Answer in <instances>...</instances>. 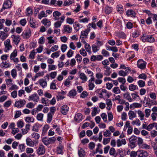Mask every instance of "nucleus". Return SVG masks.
I'll use <instances>...</instances> for the list:
<instances>
[{"label": "nucleus", "mask_w": 157, "mask_h": 157, "mask_svg": "<svg viewBox=\"0 0 157 157\" xmlns=\"http://www.w3.org/2000/svg\"><path fill=\"white\" fill-rule=\"evenodd\" d=\"M124 98L126 99L129 102H132V99L131 98L128 92L124 94Z\"/></svg>", "instance_id": "473e14b6"}, {"label": "nucleus", "mask_w": 157, "mask_h": 157, "mask_svg": "<svg viewBox=\"0 0 157 157\" xmlns=\"http://www.w3.org/2000/svg\"><path fill=\"white\" fill-rule=\"evenodd\" d=\"M68 110V107L67 105H65L61 107L60 111L63 114L66 115L67 114Z\"/></svg>", "instance_id": "dca6fc26"}, {"label": "nucleus", "mask_w": 157, "mask_h": 157, "mask_svg": "<svg viewBox=\"0 0 157 157\" xmlns=\"http://www.w3.org/2000/svg\"><path fill=\"white\" fill-rule=\"evenodd\" d=\"M138 157H146L148 156V153L146 151L140 150L137 151Z\"/></svg>", "instance_id": "a211bd4d"}, {"label": "nucleus", "mask_w": 157, "mask_h": 157, "mask_svg": "<svg viewBox=\"0 0 157 157\" xmlns=\"http://www.w3.org/2000/svg\"><path fill=\"white\" fill-rule=\"evenodd\" d=\"M4 44L5 46L4 51L6 52H8L12 48V46L11 44L10 40L8 39L4 41Z\"/></svg>", "instance_id": "39448f33"}, {"label": "nucleus", "mask_w": 157, "mask_h": 157, "mask_svg": "<svg viewBox=\"0 0 157 157\" xmlns=\"http://www.w3.org/2000/svg\"><path fill=\"white\" fill-rule=\"evenodd\" d=\"M44 71H42L36 73L34 76L35 78H37L40 77H42L44 75Z\"/></svg>", "instance_id": "052dcab7"}, {"label": "nucleus", "mask_w": 157, "mask_h": 157, "mask_svg": "<svg viewBox=\"0 0 157 157\" xmlns=\"http://www.w3.org/2000/svg\"><path fill=\"white\" fill-rule=\"evenodd\" d=\"M53 114L51 113H48L47 115V122L49 123H50L52 120Z\"/></svg>", "instance_id": "a19ab883"}, {"label": "nucleus", "mask_w": 157, "mask_h": 157, "mask_svg": "<svg viewBox=\"0 0 157 157\" xmlns=\"http://www.w3.org/2000/svg\"><path fill=\"white\" fill-rule=\"evenodd\" d=\"M113 10V8L108 6H106L104 9L105 13L106 14H109Z\"/></svg>", "instance_id": "b1692460"}, {"label": "nucleus", "mask_w": 157, "mask_h": 157, "mask_svg": "<svg viewBox=\"0 0 157 157\" xmlns=\"http://www.w3.org/2000/svg\"><path fill=\"white\" fill-rule=\"evenodd\" d=\"M33 10L30 7L27 8L26 10V15L27 16H30L32 14Z\"/></svg>", "instance_id": "37998d69"}, {"label": "nucleus", "mask_w": 157, "mask_h": 157, "mask_svg": "<svg viewBox=\"0 0 157 157\" xmlns=\"http://www.w3.org/2000/svg\"><path fill=\"white\" fill-rule=\"evenodd\" d=\"M35 54L36 52H35V50H33L30 53V54L29 56V58L32 59H34Z\"/></svg>", "instance_id": "6e6d98bb"}, {"label": "nucleus", "mask_w": 157, "mask_h": 157, "mask_svg": "<svg viewBox=\"0 0 157 157\" xmlns=\"http://www.w3.org/2000/svg\"><path fill=\"white\" fill-rule=\"evenodd\" d=\"M17 125L18 128H21L24 125V123L22 121L19 120L17 121Z\"/></svg>", "instance_id": "774afa93"}, {"label": "nucleus", "mask_w": 157, "mask_h": 157, "mask_svg": "<svg viewBox=\"0 0 157 157\" xmlns=\"http://www.w3.org/2000/svg\"><path fill=\"white\" fill-rule=\"evenodd\" d=\"M140 39L143 42H147L152 43L155 41V39L152 35H147L144 33L140 37Z\"/></svg>", "instance_id": "f257e3e1"}, {"label": "nucleus", "mask_w": 157, "mask_h": 157, "mask_svg": "<svg viewBox=\"0 0 157 157\" xmlns=\"http://www.w3.org/2000/svg\"><path fill=\"white\" fill-rule=\"evenodd\" d=\"M137 113L138 114L139 116L140 117V120H144V114L140 110H139L137 111Z\"/></svg>", "instance_id": "603ef678"}, {"label": "nucleus", "mask_w": 157, "mask_h": 157, "mask_svg": "<svg viewBox=\"0 0 157 157\" xmlns=\"http://www.w3.org/2000/svg\"><path fill=\"white\" fill-rule=\"evenodd\" d=\"M11 64L8 61L2 62L0 64V67L2 68H7L10 67Z\"/></svg>", "instance_id": "2eb2a0df"}, {"label": "nucleus", "mask_w": 157, "mask_h": 157, "mask_svg": "<svg viewBox=\"0 0 157 157\" xmlns=\"http://www.w3.org/2000/svg\"><path fill=\"white\" fill-rule=\"evenodd\" d=\"M92 48L93 52L95 53L99 51L100 48L97 45L93 44L92 45Z\"/></svg>", "instance_id": "ea45409f"}, {"label": "nucleus", "mask_w": 157, "mask_h": 157, "mask_svg": "<svg viewBox=\"0 0 157 157\" xmlns=\"http://www.w3.org/2000/svg\"><path fill=\"white\" fill-rule=\"evenodd\" d=\"M113 92L115 94H118L121 93V91L119 88V87L117 86L114 87L113 89Z\"/></svg>", "instance_id": "4d7b16f0"}, {"label": "nucleus", "mask_w": 157, "mask_h": 157, "mask_svg": "<svg viewBox=\"0 0 157 157\" xmlns=\"http://www.w3.org/2000/svg\"><path fill=\"white\" fill-rule=\"evenodd\" d=\"M139 79H141L144 80H146L147 78V76L145 74L142 73L140 74L138 77Z\"/></svg>", "instance_id": "338daca9"}, {"label": "nucleus", "mask_w": 157, "mask_h": 157, "mask_svg": "<svg viewBox=\"0 0 157 157\" xmlns=\"http://www.w3.org/2000/svg\"><path fill=\"white\" fill-rule=\"evenodd\" d=\"M131 124L132 125L136 124L138 126H139L140 125V121L139 119L136 118L135 120L132 121L131 122Z\"/></svg>", "instance_id": "49530a36"}, {"label": "nucleus", "mask_w": 157, "mask_h": 157, "mask_svg": "<svg viewBox=\"0 0 157 157\" xmlns=\"http://www.w3.org/2000/svg\"><path fill=\"white\" fill-rule=\"evenodd\" d=\"M82 114L80 113H78L76 114L74 117L75 121L78 122H79L82 120Z\"/></svg>", "instance_id": "6ab92c4d"}, {"label": "nucleus", "mask_w": 157, "mask_h": 157, "mask_svg": "<svg viewBox=\"0 0 157 157\" xmlns=\"http://www.w3.org/2000/svg\"><path fill=\"white\" fill-rule=\"evenodd\" d=\"M26 103V101L24 100L21 99L18 101H16L15 103V106L18 108H20L24 106Z\"/></svg>", "instance_id": "9b49d317"}, {"label": "nucleus", "mask_w": 157, "mask_h": 157, "mask_svg": "<svg viewBox=\"0 0 157 157\" xmlns=\"http://www.w3.org/2000/svg\"><path fill=\"white\" fill-rule=\"evenodd\" d=\"M17 55V51L15 49L10 55V59H13V58L15 57Z\"/></svg>", "instance_id": "de8ad7c7"}, {"label": "nucleus", "mask_w": 157, "mask_h": 157, "mask_svg": "<svg viewBox=\"0 0 157 157\" xmlns=\"http://www.w3.org/2000/svg\"><path fill=\"white\" fill-rule=\"evenodd\" d=\"M49 128V126L48 124H45L43 127L42 129V133L43 135H45V134L47 132Z\"/></svg>", "instance_id": "4c0bfd02"}, {"label": "nucleus", "mask_w": 157, "mask_h": 157, "mask_svg": "<svg viewBox=\"0 0 157 157\" xmlns=\"http://www.w3.org/2000/svg\"><path fill=\"white\" fill-rule=\"evenodd\" d=\"M77 94V92L76 90L73 89L71 90L67 94L68 96L70 98H73Z\"/></svg>", "instance_id": "bb28decb"}, {"label": "nucleus", "mask_w": 157, "mask_h": 157, "mask_svg": "<svg viewBox=\"0 0 157 157\" xmlns=\"http://www.w3.org/2000/svg\"><path fill=\"white\" fill-rule=\"evenodd\" d=\"M26 143L28 146L30 147H33L34 145V143L29 138L26 139Z\"/></svg>", "instance_id": "7c9ffc66"}, {"label": "nucleus", "mask_w": 157, "mask_h": 157, "mask_svg": "<svg viewBox=\"0 0 157 157\" xmlns=\"http://www.w3.org/2000/svg\"><path fill=\"white\" fill-rule=\"evenodd\" d=\"M74 27L75 30L78 31L81 27V25L79 23L75 22L74 25Z\"/></svg>", "instance_id": "0e129e2a"}, {"label": "nucleus", "mask_w": 157, "mask_h": 157, "mask_svg": "<svg viewBox=\"0 0 157 157\" xmlns=\"http://www.w3.org/2000/svg\"><path fill=\"white\" fill-rule=\"evenodd\" d=\"M66 21L67 23L70 25H72L74 22L75 19L67 17L66 19Z\"/></svg>", "instance_id": "5fc2aeb1"}, {"label": "nucleus", "mask_w": 157, "mask_h": 157, "mask_svg": "<svg viewBox=\"0 0 157 157\" xmlns=\"http://www.w3.org/2000/svg\"><path fill=\"white\" fill-rule=\"evenodd\" d=\"M28 100L37 102L39 100V97L36 93H34L29 96Z\"/></svg>", "instance_id": "9d476101"}, {"label": "nucleus", "mask_w": 157, "mask_h": 157, "mask_svg": "<svg viewBox=\"0 0 157 157\" xmlns=\"http://www.w3.org/2000/svg\"><path fill=\"white\" fill-rule=\"evenodd\" d=\"M146 64L147 63L142 59H139L137 61V67L141 69H145Z\"/></svg>", "instance_id": "1a4fd4ad"}, {"label": "nucleus", "mask_w": 157, "mask_h": 157, "mask_svg": "<svg viewBox=\"0 0 157 157\" xmlns=\"http://www.w3.org/2000/svg\"><path fill=\"white\" fill-rule=\"evenodd\" d=\"M90 27L87 28L85 30L82 31L81 33L80 38L81 40H84L87 37L88 33L90 31Z\"/></svg>", "instance_id": "0eeeda50"}, {"label": "nucleus", "mask_w": 157, "mask_h": 157, "mask_svg": "<svg viewBox=\"0 0 157 157\" xmlns=\"http://www.w3.org/2000/svg\"><path fill=\"white\" fill-rule=\"evenodd\" d=\"M137 137L133 135L129 139L130 146H132L133 147H136V143L137 141Z\"/></svg>", "instance_id": "f8f14e48"}, {"label": "nucleus", "mask_w": 157, "mask_h": 157, "mask_svg": "<svg viewBox=\"0 0 157 157\" xmlns=\"http://www.w3.org/2000/svg\"><path fill=\"white\" fill-rule=\"evenodd\" d=\"M74 3V0H66L63 3L64 6H69Z\"/></svg>", "instance_id": "58836bf2"}, {"label": "nucleus", "mask_w": 157, "mask_h": 157, "mask_svg": "<svg viewBox=\"0 0 157 157\" xmlns=\"http://www.w3.org/2000/svg\"><path fill=\"white\" fill-rule=\"evenodd\" d=\"M100 111V109H98V108L94 107L93 109L91 114L92 117L95 116L97 113H98Z\"/></svg>", "instance_id": "e433bc0d"}, {"label": "nucleus", "mask_w": 157, "mask_h": 157, "mask_svg": "<svg viewBox=\"0 0 157 157\" xmlns=\"http://www.w3.org/2000/svg\"><path fill=\"white\" fill-rule=\"evenodd\" d=\"M106 103L107 105L106 109L108 110H110L112 105V102L111 100L109 99H107L106 100Z\"/></svg>", "instance_id": "5701e85b"}, {"label": "nucleus", "mask_w": 157, "mask_h": 157, "mask_svg": "<svg viewBox=\"0 0 157 157\" xmlns=\"http://www.w3.org/2000/svg\"><path fill=\"white\" fill-rule=\"evenodd\" d=\"M118 81L120 83H122V84H124L126 82L125 78L122 77H119L117 79Z\"/></svg>", "instance_id": "69168bd1"}, {"label": "nucleus", "mask_w": 157, "mask_h": 157, "mask_svg": "<svg viewBox=\"0 0 157 157\" xmlns=\"http://www.w3.org/2000/svg\"><path fill=\"white\" fill-rule=\"evenodd\" d=\"M39 83L43 88H44L47 85V82L45 79H41L39 80Z\"/></svg>", "instance_id": "2f4dec72"}, {"label": "nucleus", "mask_w": 157, "mask_h": 157, "mask_svg": "<svg viewBox=\"0 0 157 157\" xmlns=\"http://www.w3.org/2000/svg\"><path fill=\"white\" fill-rule=\"evenodd\" d=\"M12 2L10 0H6L4 1L3 7L1 9V11H2L4 10L11 7Z\"/></svg>", "instance_id": "423d86ee"}, {"label": "nucleus", "mask_w": 157, "mask_h": 157, "mask_svg": "<svg viewBox=\"0 0 157 157\" xmlns=\"http://www.w3.org/2000/svg\"><path fill=\"white\" fill-rule=\"evenodd\" d=\"M128 115L129 119L131 120H132L133 118H135L136 117V112L132 110L129 111Z\"/></svg>", "instance_id": "412c9836"}, {"label": "nucleus", "mask_w": 157, "mask_h": 157, "mask_svg": "<svg viewBox=\"0 0 157 157\" xmlns=\"http://www.w3.org/2000/svg\"><path fill=\"white\" fill-rule=\"evenodd\" d=\"M24 39L29 38L31 36V31L29 29H27L25 30L21 35Z\"/></svg>", "instance_id": "6e6552de"}, {"label": "nucleus", "mask_w": 157, "mask_h": 157, "mask_svg": "<svg viewBox=\"0 0 157 157\" xmlns=\"http://www.w3.org/2000/svg\"><path fill=\"white\" fill-rule=\"evenodd\" d=\"M37 153L39 155H42L45 153V150L44 146L40 145L36 150Z\"/></svg>", "instance_id": "4468645a"}, {"label": "nucleus", "mask_w": 157, "mask_h": 157, "mask_svg": "<svg viewBox=\"0 0 157 157\" xmlns=\"http://www.w3.org/2000/svg\"><path fill=\"white\" fill-rule=\"evenodd\" d=\"M41 22L47 27H48L51 25V21L46 18L44 19Z\"/></svg>", "instance_id": "cd10ccee"}, {"label": "nucleus", "mask_w": 157, "mask_h": 157, "mask_svg": "<svg viewBox=\"0 0 157 157\" xmlns=\"http://www.w3.org/2000/svg\"><path fill=\"white\" fill-rule=\"evenodd\" d=\"M8 36L7 33L3 32V31H0V38L2 40H5Z\"/></svg>", "instance_id": "c756f323"}, {"label": "nucleus", "mask_w": 157, "mask_h": 157, "mask_svg": "<svg viewBox=\"0 0 157 157\" xmlns=\"http://www.w3.org/2000/svg\"><path fill=\"white\" fill-rule=\"evenodd\" d=\"M137 84L140 87H143L145 86V82L142 80H139L137 82Z\"/></svg>", "instance_id": "864d4df0"}, {"label": "nucleus", "mask_w": 157, "mask_h": 157, "mask_svg": "<svg viewBox=\"0 0 157 157\" xmlns=\"http://www.w3.org/2000/svg\"><path fill=\"white\" fill-rule=\"evenodd\" d=\"M48 71H50L52 70H54L56 69L57 66L56 65H48Z\"/></svg>", "instance_id": "3c124183"}, {"label": "nucleus", "mask_w": 157, "mask_h": 157, "mask_svg": "<svg viewBox=\"0 0 157 157\" xmlns=\"http://www.w3.org/2000/svg\"><path fill=\"white\" fill-rule=\"evenodd\" d=\"M78 154L79 157H84L86 154V152L84 149L80 148L78 151Z\"/></svg>", "instance_id": "4be33fe9"}, {"label": "nucleus", "mask_w": 157, "mask_h": 157, "mask_svg": "<svg viewBox=\"0 0 157 157\" xmlns=\"http://www.w3.org/2000/svg\"><path fill=\"white\" fill-rule=\"evenodd\" d=\"M5 22V25L7 27L10 26L12 24V21L9 18H6Z\"/></svg>", "instance_id": "c03bdc74"}, {"label": "nucleus", "mask_w": 157, "mask_h": 157, "mask_svg": "<svg viewBox=\"0 0 157 157\" xmlns=\"http://www.w3.org/2000/svg\"><path fill=\"white\" fill-rule=\"evenodd\" d=\"M144 106L145 107H150L152 105H156L157 101L151 99L149 98H146L145 97L144 101Z\"/></svg>", "instance_id": "f03ea898"}, {"label": "nucleus", "mask_w": 157, "mask_h": 157, "mask_svg": "<svg viewBox=\"0 0 157 157\" xmlns=\"http://www.w3.org/2000/svg\"><path fill=\"white\" fill-rule=\"evenodd\" d=\"M126 14L128 16L135 17L136 13L135 11L132 10H128L126 11Z\"/></svg>", "instance_id": "c85d7f7f"}, {"label": "nucleus", "mask_w": 157, "mask_h": 157, "mask_svg": "<svg viewBox=\"0 0 157 157\" xmlns=\"http://www.w3.org/2000/svg\"><path fill=\"white\" fill-rule=\"evenodd\" d=\"M10 38L12 43L16 45L18 44L21 39L20 36L18 35L13 34L11 36Z\"/></svg>", "instance_id": "20e7f679"}, {"label": "nucleus", "mask_w": 157, "mask_h": 157, "mask_svg": "<svg viewBox=\"0 0 157 157\" xmlns=\"http://www.w3.org/2000/svg\"><path fill=\"white\" fill-rule=\"evenodd\" d=\"M11 101L10 100H8L5 102L3 104L4 107H9L11 104Z\"/></svg>", "instance_id": "680f3d73"}, {"label": "nucleus", "mask_w": 157, "mask_h": 157, "mask_svg": "<svg viewBox=\"0 0 157 157\" xmlns=\"http://www.w3.org/2000/svg\"><path fill=\"white\" fill-rule=\"evenodd\" d=\"M47 17L44 11H41L38 15V18L39 19H41L43 17Z\"/></svg>", "instance_id": "09e8293b"}, {"label": "nucleus", "mask_w": 157, "mask_h": 157, "mask_svg": "<svg viewBox=\"0 0 157 157\" xmlns=\"http://www.w3.org/2000/svg\"><path fill=\"white\" fill-rule=\"evenodd\" d=\"M56 140V139L55 137H52L51 138L45 137L42 139V141L45 145H48L49 144L55 142Z\"/></svg>", "instance_id": "7ed1b4c3"}, {"label": "nucleus", "mask_w": 157, "mask_h": 157, "mask_svg": "<svg viewBox=\"0 0 157 157\" xmlns=\"http://www.w3.org/2000/svg\"><path fill=\"white\" fill-rule=\"evenodd\" d=\"M137 144L139 146H140L143 143V140L140 137H137Z\"/></svg>", "instance_id": "13d9d810"}, {"label": "nucleus", "mask_w": 157, "mask_h": 157, "mask_svg": "<svg viewBox=\"0 0 157 157\" xmlns=\"http://www.w3.org/2000/svg\"><path fill=\"white\" fill-rule=\"evenodd\" d=\"M129 89L132 91H134L138 89V87L136 85L131 84L129 85L128 87Z\"/></svg>", "instance_id": "a18cd8bd"}, {"label": "nucleus", "mask_w": 157, "mask_h": 157, "mask_svg": "<svg viewBox=\"0 0 157 157\" xmlns=\"http://www.w3.org/2000/svg\"><path fill=\"white\" fill-rule=\"evenodd\" d=\"M63 28L64 32L70 33L72 31V28L69 25H64L63 26Z\"/></svg>", "instance_id": "aec40b11"}, {"label": "nucleus", "mask_w": 157, "mask_h": 157, "mask_svg": "<svg viewBox=\"0 0 157 157\" xmlns=\"http://www.w3.org/2000/svg\"><path fill=\"white\" fill-rule=\"evenodd\" d=\"M43 114L41 113H39L37 115V119L39 121H43Z\"/></svg>", "instance_id": "8fccbe9b"}, {"label": "nucleus", "mask_w": 157, "mask_h": 157, "mask_svg": "<svg viewBox=\"0 0 157 157\" xmlns=\"http://www.w3.org/2000/svg\"><path fill=\"white\" fill-rule=\"evenodd\" d=\"M60 51H58L57 52H54L51 55V57L52 58H57L58 57L60 53Z\"/></svg>", "instance_id": "bf43d9fd"}, {"label": "nucleus", "mask_w": 157, "mask_h": 157, "mask_svg": "<svg viewBox=\"0 0 157 157\" xmlns=\"http://www.w3.org/2000/svg\"><path fill=\"white\" fill-rule=\"evenodd\" d=\"M79 77L83 82L87 81V77L84 73H81L79 74Z\"/></svg>", "instance_id": "393cba45"}, {"label": "nucleus", "mask_w": 157, "mask_h": 157, "mask_svg": "<svg viewBox=\"0 0 157 157\" xmlns=\"http://www.w3.org/2000/svg\"><path fill=\"white\" fill-rule=\"evenodd\" d=\"M65 17L64 16H62L60 17V21H57L54 24V28H59L62 23L65 20Z\"/></svg>", "instance_id": "ddd939ff"}, {"label": "nucleus", "mask_w": 157, "mask_h": 157, "mask_svg": "<svg viewBox=\"0 0 157 157\" xmlns=\"http://www.w3.org/2000/svg\"><path fill=\"white\" fill-rule=\"evenodd\" d=\"M63 147L62 145H59L56 148V152L57 154L63 155Z\"/></svg>", "instance_id": "a878e982"}, {"label": "nucleus", "mask_w": 157, "mask_h": 157, "mask_svg": "<svg viewBox=\"0 0 157 157\" xmlns=\"http://www.w3.org/2000/svg\"><path fill=\"white\" fill-rule=\"evenodd\" d=\"M117 36L120 38L125 39L126 37L125 34L123 32L118 33H117Z\"/></svg>", "instance_id": "f704fd0d"}, {"label": "nucleus", "mask_w": 157, "mask_h": 157, "mask_svg": "<svg viewBox=\"0 0 157 157\" xmlns=\"http://www.w3.org/2000/svg\"><path fill=\"white\" fill-rule=\"evenodd\" d=\"M84 42L85 43V48L86 51L88 53H91V47L90 45L86 43L85 41Z\"/></svg>", "instance_id": "c9c22d12"}, {"label": "nucleus", "mask_w": 157, "mask_h": 157, "mask_svg": "<svg viewBox=\"0 0 157 157\" xmlns=\"http://www.w3.org/2000/svg\"><path fill=\"white\" fill-rule=\"evenodd\" d=\"M11 74L13 78H15L17 75L16 69H12L11 71Z\"/></svg>", "instance_id": "79ce46f5"}, {"label": "nucleus", "mask_w": 157, "mask_h": 157, "mask_svg": "<svg viewBox=\"0 0 157 157\" xmlns=\"http://www.w3.org/2000/svg\"><path fill=\"white\" fill-rule=\"evenodd\" d=\"M140 35V32L139 30H135L132 34V36L134 38H136Z\"/></svg>", "instance_id": "72a5a7b5"}, {"label": "nucleus", "mask_w": 157, "mask_h": 157, "mask_svg": "<svg viewBox=\"0 0 157 157\" xmlns=\"http://www.w3.org/2000/svg\"><path fill=\"white\" fill-rule=\"evenodd\" d=\"M139 147L141 148L145 149H149L150 148V146L146 144H143Z\"/></svg>", "instance_id": "e2e57ef3"}, {"label": "nucleus", "mask_w": 157, "mask_h": 157, "mask_svg": "<svg viewBox=\"0 0 157 157\" xmlns=\"http://www.w3.org/2000/svg\"><path fill=\"white\" fill-rule=\"evenodd\" d=\"M61 15V13L58 11H55L53 13V16L55 20H58L60 19V16Z\"/></svg>", "instance_id": "f3484780"}]
</instances>
